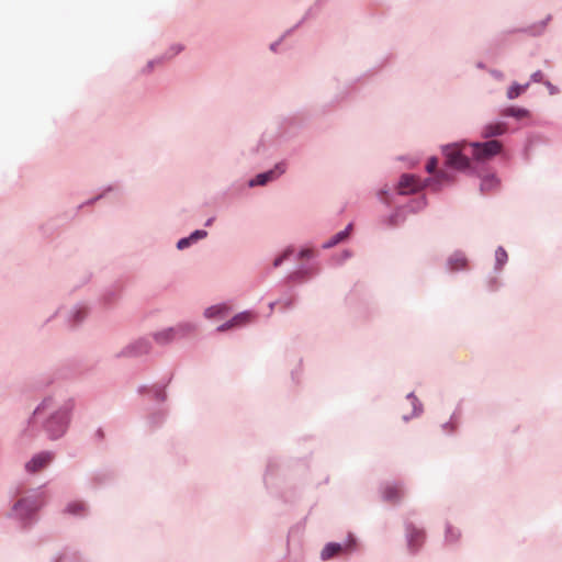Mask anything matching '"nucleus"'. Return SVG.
<instances>
[{"label": "nucleus", "mask_w": 562, "mask_h": 562, "mask_svg": "<svg viewBox=\"0 0 562 562\" xmlns=\"http://www.w3.org/2000/svg\"><path fill=\"white\" fill-rule=\"evenodd\" d=\"M532 80L536 81V82H539L542 80V72L541 71H536L532 76H531Z\"/></svg>", "instance_id": "c85d7f7f"}, {"label": "nucleus", "mask_w": 562, "mask_h": 562, "mask_svg": "<svg viewBox=\"0 0 562 562\" xmlns=\"http://www.w3.org/2000/svg\"><path fill=\"white\" fill-rule=\"evenodd\" d=\"M191 241H192V240H191V238H190V237H188V238H182V239H180V240L178 241L177 247H178L179 249H184V248H187V247L190 245V243H191Z\"/></svg>", "instance_id": "b1692460"}, {"label": "nucleus", "mask_w": 562, "mask_h": 562, "mask_svg": "<svg viewBox=\"0 0 562 562\" xmlns=\"http://www.w3.org/2000/svg\"><path fill=\"white\" fill-rule=\"evenodd\" d=\"M507 114L508 115H512V116H516V117H525L528 112L527 110L525 109H515V108H510L508 111H507Z\"/></svg>", "instance_id": "412c9836"}, {"label": "nucleus", "mask_w": 562, "mask_h": 562, "mask_svg": "<svg viewBox=\"0 0 562 562\" xmlns=\"http://www.w3.org/2000/svg\"><path fill=\"white\" fill-rule=\"evenodd\" d=\"M47 405H48V404H47V402H44V403H43V404H42V405H41V406L35 411L34 415H35V416H38L40 414H42V413L45 411V408L47 407Z\"/></svg>", "instance_id": "cd10ccee"}, {"label": "nucleus", "mask_w": 562, "mask_h": 562, "mask_svg": "<svg viewBox=\"0 0 562 562\" xmlns=\"http://www.w3.org/2000/svg\"><path fill=\"white\" fill-rule=\"evenodd\" d=\"M194 328L192 325H179L177 328H169V329H166L164 331H160L158 334L155 335V338L157 341L159 342H167L169 340H171L176 335L177 333H182V334H186V333H189V331H192Z\"/></svg>", "instance_id": "6e6552de"}, {"label": "nucleus", "mask_w": 562, "mask_h": 562, "mask_svg": "<svg viewBox=\"0 0 562 562\" xmlns=\"http://www.w3.org/2000/svg\"><path fill=\"white\" fill-rule=\"evenodd\" d=\"M424 541V532L420 530H413L409 533L408 543L412 548H418Z\"/></svg>", "instance_id": "f3484780"}, {"label": "nucleus", "mask_w": 562, "mask_h": 562, "mask_svg": "<svg viewBox=\"0 0 562 562\" xmlns=\"http://www.w3.org/2000/svg\"><path fill=\"white\" fill-rule=\"evenodd\" d=\"M507 252L504 248L499 247L495 251V259L498 268L503 267V265L507 261Z\"/></svg>", "instance_id": "aec40b11"}, {"label": "nucleus", "mask_w": 562, "mask_h": 562, "mask_svg": "<svg viewBox=\"0 0 562 562\" xmlns=\"http://www.w3.org/2000/svg\"><path fill=\"white\" fill-rule=\"evenodd\" d=\"M468 145L452 144L443 147L446 165L457 170H464L469 167V158L463 154Z\"/></svg>", "instance_id": "f257e3e1"}, {"label": "nucleus", "mask_w": 562, "mask_h": 562, "mask_svg": "<svg viewBox=\"0 0 562 562\" xmlns=\"http://www.w3.org/2000/svg\"><path fill=\"white\" fill-rule=\"evenodd\" d=\"M68 424V412L58 411L53 414L46 423V430L52 439L59 438L66 431Z\"/></svg>", "instance_id": "7ed1b4c3"}, {"label": "nucleus", "mask_w": 562, "mask_h": 562, "mask_svg": "<svg viewBox=\"0 0 562 562\" xmlns=\"http://www.w3.org/2000/svg\"><path fill=\"white\" fill-rule=\"evenodd\" d=\"M54 459V454L50 452H41L34 456L26 464L25 469L30 473H36L44 468H46L52 460Z\"/></svg>", "instance_id": "20e7f679"}, {"label": "nucleus", "mask_w": 562, "mask_h": 562, "mask_svg": "<svg viewBox=\"0 0 562 562\" xmlns=\"http://www.w3.org/2000/svg\"><path fill=\"white\" fill-rule=\"evenodd\" d=\"M41 502L33 501L30 498H23L15 504L14 512L20 518L24 519L31 513L37 510L41 507Z\"/></svg>", "instance_id": "423d86ee"}, {"label": "nucleus", "mask_w": 562, "mask_h": 562, "mask_svg": "<svg viewBox=\"0 0 562 562\" xmlns=\"http://www.w3.org/2000/svg\"><path fill=\"white\" fill-rule=\"evenodd\" d=\"M233 326H232V322L228 321L226 323H224L223 325L218 326L217 327V331H225V330H228V329H232Z\"/></svg>", "instance_id": "a878e982"}, {"label": "nucleus", "mask_w": 562, "mask_h": 562, "mask_svg": "<svg viewBox=\"0 0 562 562\" xmlns=\"http://www.w3.org/2000/svg\"><path fill=\"white\" fill-rule=\"evenodd\" d=\"M229 312V306L226 304H218L205 310L204 315L206 318H216L225 316Z\"/></svg>", "instance_id": "f8f14e48"}, {"label": "nucleus", "mask_w": 562, "mask_h": 562, "mask_svg": "<svg viewBox=\"0 0 562 562\" xmlns=\"http://www.w3.org/2000/svg\"><path fill=\"white\" fill-rule=\"evenodd\" d=\"M292 305V301L286 302L285 307H290Z\"/></svg>", "instance_id": "2f4dec72"}, {"label": "nucleus", "mask_w": 562, "mask_h": 562, "mask_svg": "<svg viewBox=\"0 0 562 562\" xmlns=\"http://www.w3.org/2000/svg\"><path fill=\"white\" fill-rule=\"evenodd\" d=\"M528 87V83L525 86H520L518 83L512 85L507 90V97L508 99H515L519 97Z\"/></svg>", "instance_id": "6ab92c4d"}, {"label": "nucleus", "mask_w": 562, "mask_h": 562, "mask_svg": "<svg viewBox=\"0 0 562 562\" xmlns=\"http://www.w3.org/2000/svg\"><path fill=\"white\" fill-rule=\"evenodd\" d=\"M342 551V546L339 543H328L322 551V559L328 560Z\"/></svg>", "instance_id": "dca6fc26"}, {"label": "nucleus", "mask_w": 562, "mask_h": 562, "mask_svg": "<svg viewBox=\"0 0 562 562\" xmlns=\"http://www.w3.org/2000/svg\"><path fill=\"white\" fill-rule=\"evenodd\" d=\"M506 132V124L502 122L492 123L486 125L482 131V136L490 138L493 136L502 135Z\"/></svg>", "instance_id": "9b49d317"}, {"label": "nucleus", "mask_w": 562, "mask_h": 562, "mask_svg": "<svg viewBox=\"0 0 562 562\" xmlns=\"http://www.w3.org/2000/svg\"><path fill=\"white\" fill-rule=\"evenodd\" d=\"M352 229V224H349L346 229L337 233L335 236H333L328 241H326L323 247L324 248H330V247H334L335 245L344 241L350 234Z\"/></svg>", "instance_id": "ddd939ff"}, {"label": "nucleus", "mask_w": 562, "mask_h": 562, "mask_svg": "<svg viewBox=\"0 0 562 562\" xmlns=\"http://www.w3.org/2000/svg\"><path fill=\"white\" fill-rule=\"evenodd\" d=\"M397 222H396V216H391L390 217V225H396Z\"/></svg>", "instance_id": "7c9ffc66"}, {"label": "nucleus", "mask_w": 562, "mask_h": 562, "mask_svg": "<svg viewBox=\"0 0 562 562\" xmlns=\"http://www.w3.org/2000/svg\"><path fill=\"white\" fill-rule=\"evenodd\" d=\"M468 260L462 252H454L448 259V267L450 271H459L465 269Z\"/></svg>", "instance_id": "9d476101"}, {"label": "nucleus", "mask_w": 562, "mask_h": 562, "mask_svg": "<svg viewBox=\"0 0 562 562\" xmlns=\"http://www.w3.org/2000/svg\"><path fill=\"white\" fill-rule=\"evenodd\" d=\"M312 256H313V250H311V249H303L300 252L301 258H311Z\"/></svg>", "instance_id": "bb28decb"}, {"label": "nucleus", "mask_w": 562, "mask_h": 562, "mask_svg": "<svg viewBox=\"0 0 562 562\" xmlns=\"http://www.w3.org/2000/svg\"><path fill=\"white\" fill-rule=\"evenodd\" d=\"M292 251H293V250H292L291 248L286 249V250L282 254V256H280L279 258H277V259L274 260L273 266H274V267H279V266L281 265V262H282L283 260H285V259H286V258L292 254Z\"/></svg>", "instance_id": "4be33fe9"}, {"label": "nucleus", "mask_w": 562, "mask_h": 562, "mask_svg": "<svg viewBox=\"0 0 562 562\" xmlns=\"http://www.w3.org/2000/svg\"><path fill=\"white\" fill-rule=\"evenodd\" d=\"M383 499L389 503H397L403 497V490L397 484H389L382 491Z\"/></svg>", "instance_id": "1a4fd4ad"}, {"label": "nucleus", "mask_w": 562, "mask_h": 562, "mask_svg": "<svg viewBox=\"0 0 562 562\" xmlns=\"http://www.w3.org/2000/svg\"><path fill=\"white\" fill-rule=\"evenodd\" d=\"M66 512L74 516H81L86 514L87 506L85 503L76 501L67 505Z\"/></svg>", "instance_id": "2eb2a0df"}, {"label": "nucleus", "mask_w": 562, "mask_h": 562, "mask_svg": "<svg viewBox=\"0 0 562 562\" xmlns=\"http://www.w3.org/2000/svg\"><path fill=\"white\" fill-rule=\"evenodd\" d=\"M474 159L485 161L496 156L502 150V143L498 140H488L485 143H471L468 145Z\"/></svg>", "instance_id": "f03ea898"}, {"label": "nucleus", "mask_w": 562, "mask_h": 562, "mask_svg": "<svg viewBox=\"0 0 562 562\" xmlns=\"http://www.w3.org/2000/svg\"><path fill=\"white\" fill-rule=\"evenodd\" d=\"M205 236H206L205 231H195L194 233L191 234L190 238H191V240H196V239L203 238Z\"/></svg>", "instance_id": "393cba45"}, {"label": "nucleus", "mask_w": 562, "mask_h": 562, "mask_svg": "<svg viewBox=\"0 0 562 562\" xmlns=\"http://www.w3.org/2000/svg\"><path fill=\"white\" fill-rule=\"evenodd\" d=\"M420 188L422 182L417 177L413 175H403L398 182L397 191L400 194H411L416 192Z\"/></svg>", "instance_id": "39448f33"}, {"label": "nucleus", "mask_w": 562, "mask_h": 562, "mask_svg": "<svg viewBox=\"0 0 562 562\" xmlns=\"http://www.w3.org/2000/svg\"><path fill=\"white\" fill-rule=\"evenodd\" d=\"M439 181L449 180V175L445 171H441L438 176Z\"/></svg>", "instance_id": "c756f323"}, {"label": "nucleus", "mask_w": 562, "mask_h": 562, "mask_svg": "<svg viewBox=\"0 0 562 562\" xmlns=\"http://www.w3.org/2000/svg\"><path fill=\"white\" fill-rule=\"evenodd\" d=\"M345 257L348 258L350 257V254L348 251L345 252Z\"/></svg>", "instance_id": "473e14b6"}, {"label": "nucleus", "mask_w": 562, "mask_h": 562, "mask_svg": "<svg viewBox=\"0 0 562 562\" xmlns=\"http://www.w3.org/2000/svg\"><path fill=\"white\" fill-rule=\"evenodd\" d=\"M252 318H254V316L250 312L239 313L231 319L232 326H233V328H235V327L246 325V324L250 323L252 321Z\"/></svg>", "instance_id": "4468645a"}, {"label": "nucleus", "mask_w": 562, "mask_h": 562, "mask_svg": "<svg viewBox=\"0 0 562 562\" xmlns=\"http://www.w3.org/2000/svg\"><path fill=\"white\" fill-rule=\"evenodd\" d=\"M437 168V159L436 158H430L426 165V170L429 172V173H432Z\"/></svg>", "instance_id": "5701e85b"}, {"label": "nucleus", "mask_w": 562, "mask_h": 562, "mask_svg": "<svg viewBox=\"0 0 562 562\" xmlns=\"http://www.w3.org/2000/svg\"><path fill=\"white\" fill-rule=\"evenodd\" d=\"M498 186V180L494 176L484 178L481 182V190L483 192L491 191Z\"/></svg>", "instance_id": "a211bd4d"}, {"label": "nucleus", "mask_w": 562, "mask_h": 562, "mask_svg": "<svg viewBox=\"0 0 562 562\" xmlns=\"http://www.w3.org/2000/svg\"><path fill=\"white\" fill-rule=\"evenodd\" d=\"M284 172L283 165H277L276 169L258 175L254 180L249 182L250 187L263 186L268 181L276 179L278 176Z\"/></svg>", "instance_id": "0eeeda50"}]
</instances>
